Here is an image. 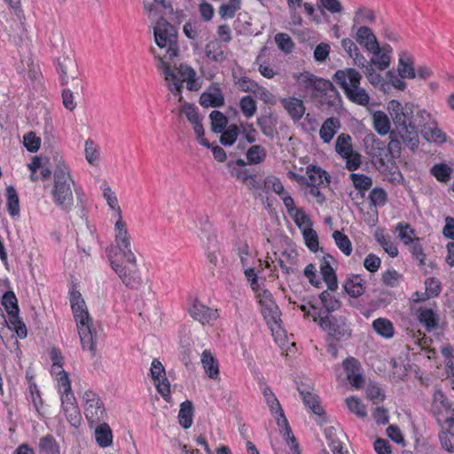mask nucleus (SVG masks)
Returning a JSON list of instances; mask_svg holds the SVG:
<instances>
[{
  "instance_id": "obj_1",
  "label": "nucleus",
  "mask_w": 454,
  "mask_h": 454,
  "mask_svg": "<svg viewBox=\"0 0 454 454\" xmlns=\"http://www.w3.org/2000/svg\"><path fill=\"white\" fill-rule=\"evenodd\" d=\"M394 123L393 137L399 136L403 143L411 150L419 145V137L415 129L417 106L411 103L402 105L398 100H391L387 107Z\"/></svg>"
},
{
  "instance_id": "obj_15",
  "label": "nucleus",
  "mask_w": 454,
  "mask_h": 454,
  "mask_svg": "<svg viewBox=\"0 0 454 454\" xmlns=\"http://www.w3.org/2000/svg\"><path fill=\"white\" fill-rule=\"evenodd\" d=\"M150 51L154 56V58L159 60L158 67L163 70L168 90L174 95L181 94V90L183 88V81L180 80L177 77L176 74L170 69L169 65L167 62H165L159 54H157L154 48H151Z\"/></svg>"
},
{
  "instance_id": "obj_57",
  "label": "nucleus",
  "mask_w": 454,
  "mask_h": 454,
  "mask_svg": "<svg viewBox=\"0 0 454 454\" xmlns=\"http://www.w3.org/2000/svg\"><path fill=\"white\" fill-rule=\"evenodd\" d=\"M431 173L438 181L447 183L450 178L451 168L446 164H436L431 168Z\"/></svg>"
},
{
  "instance_id": "obj_43",
  "label": "nucleus",
  "mask_w": 454,
  "mask_h": 454,
  "mask_svg": "<svg viewBox=\"0 0 454 454\" xmlns=\"http://www.w3.org/2000/svg\"><path fill=\"white\" fill-rule=\"evenodd\" d=\"M355 188L361 192V197L364 196V192L371 189L372 185V180L370 176L363 175L352 173L349 176Z\"/></svg>"
},
{
  "instance_id": "obj_27",
  "label": "nucleus",
  "mask_w": 454,
  "mask_h": 454,
  "mask_svg": "<svg viewBox=\"0 0 454 454\" xmlns=\"http://www.w3.org/2000/svg\"><path fill=\"white\" fill-rule=\"evenodd\" d=\"M257 125L265 137L272 138L276 129L277 118L271 112H265L257 118Z\"/></svg>"
},
{
  "instance_id": "obj_54",
  "label": "nucleus",
  "mask_w": 454,
  "mask_h": 454,
  "mask_svg": "<svg viewBox=\"0 0 454 454\" xmlns=\"http://www.w3.org/2000/svg\"><path fill=\"white\" fill-rule=\"evenodd\" d=\"M421 134L427 140H433L440 144L445 141V134L436 126V122L431 125L428 129H421Z\"/></svg>"
},
{
  "instance_id": "obj_63",
  "label": "nucleus",
  "mask_w": 454,
  "mask_h": 454,
  "mask_svg": "<svg viewBox=\"0 0 454 454\" xmlns=\"http://www.w3.org/2000/svg\"><path fill=\"white\" fill-rule=\"evenodd\" d=\"M303 238L305 243L310 251L316 252L318 249V237L312 228H308L303 231Z\"/></svg>"
},
{
  "instance_id": "obj_18",
  "label": "nucleus",
  "mask_w": 454,
  "mask_h": 454,
  "mask_svg": "<svg viewBox=\"0 0 454 454\" xmlns=\"http://www.w3.org/2000/svg\"><path fill=\"white\" fill-rule=\"evenodd\" d=\"M200 238L203 243L204 248L206 249L209 262L212 264L216 265L219 254L216 236L214 233H210L208 230L205 228L202 229Z\"/></svg>"
},
{
  "instance_id": "obj_13",
  "label": "nucleus",
  "mask_w": 454,
  "mask_h": 454,
  "mask_svg": "<svg viewBox=\"0 0 454 454\" xmlns=\"http://www.w3.org/2000/svg\"><path fill=\"white\" fill-rule=\"evenodd\" d=\"M57 72L59 74L62 85L68 83L70 80L74 81L78 76L77 65L71 51L64 52L57 59Z\"/></svg>"
},
{
  "instance_id": "obj_9",
  "label": "nucleus",
  "mask_w": 454,
  "mask_h": 454,
  "mask_svg": "<svg viewBox=\"0 0 454 454\" xmlns=\"http://www.w3.org/2000/svg\"><path fill=\"white\" fill-rule=\"evenodd\" d=\"M2 305L8 314L9 328H13L20 339L26 338L27 334V327L19 317L18 301L12 291H7L4 294Z\"/></svg>"
},
{
  "instance_id": "obj_41",
  "label": "nucleus",
  "mask_w": 454,
  "mask_h": 454,
  "mask_svg": "<svg viewBox=\"0 0 454 454\" xmlns=\"http://www.w3.org/2000/svg\"><path fill=\"white\" fill-rule=\"evenodd\" d=\"M7 210L12 216L20 214V200L15 188L12 185L6 188Z\"/></svg>"
},
{
  "instance_id": "obj_42",
  "label": "nucleus",
  "mask_w": 454,
  "mask_h": 454,
  "mask_svg": "<svg viewBox=\"0 0 454 454\" xmlns=\"http://www.w3.org/2000/svg\"><path fill=\"white\" fill-rule=\"evenodd\" d=\"M335 150L342 158L351 154L353 151L351 137L345 133L340 134L336 139Z\"/></svg>"
},
{
  "instance_id": "obj_19",
  "label": "nucleus",
  "mask_w": 454,
  "mask_h": 454,
  "mask_svg": "<svg viewBox=\"0 0 454 454\" xmlns=\"http://www.w3.org/2000/svg\"><path fill=\"white\" fill-rule=\"evenodd\" d=\"M333 260L330 254H325L320 264V273L322 274L324 281L327 284L330 291H336L338 288L337 276L334 270L331 266V262Z\"/></svg>"
},
{
  "instance_id": "obj_36",
  "label": "nucleus",
  "mask_w": 454,
  "mask_h": 454,
  "mask_svg": "<svg viewBox=\"0 0 454 454\" xmlns=\"http://www.w3.org/2000/svg\"><path fill=\"white\" fill-rule=\"evenodd\" d=\"M426 292L422 294V298L413 299L415 302L425 301L428 298L436 297L441 293V282L435 278H428L425 281Z\"/></svg>"
},
{
  "instance_id": "obj_20",
  "label": "nucleus",
  "mask_w": 454,
  "mask_h": 454,
  "mask_svg": "<svg viewBox=\"0 0 454 454\" xmlns=\"http://www.w3.org/2000/svg\"><path fill=\"white\" fill-rule=\"evenodd\" d=\"M262 313L267 324L270 325L273 332L275 328H280L281 312L277 304L272 301H264L262 303Z\"/></svg>"
},
{
  "instance_id": "obj_6",
  "label": "nucleus",
  "mask_w": 454,
  "mask_h": 454,
  "mask_svg": "<svg viewBox=\"0 0 454 454\" xmlns=\"http://www.w3.org/2000/svg\"><path fill=\"white\" fill-rule=\"evenodd\" d=\"M52 199L61 209L69 212L74 205L73 187L75 184L66 164L59 163L53 173Z\"/></svg>"
},
{
  "instance_id": "obj_31",
  "label": "nucleus",
  "mask_w": 454,
  "mask_h": 454,
  "mask_svg": "<svg viewBox=\"0 0 454 454\" xmlns=\"http://www.w3.org/2000/svg\"><path fill=\"white\" fill-rule=\"evenodd\" d=\"M340 128V122L339 119L334 117L327 118L319 130L320 138L324 143H329Z\"/></svg>"
},
{
  "instance_id": "obj_32",
  "label": "nucleus",
  "mask_w": 454,
  "mask_h": 454,
  "mask_svg": "<svg viewBox=\"0 0 454 454\" xmlns=\"http://www.w3.org/2000/svg\"><path fill=\"white\" fill-rule=\"evenodd\" d=\"M201 364L206 374L213 380L219 376V366L216 359L209 350H204L201 355Z\"/></svg>"
},
{
  "instance_id": "obj_25",
  "label": "nucleus",
  "mask_w": 454,
  "mask_h": 454,
  "mask_svg": "<svg viewBox=\"0 0 454 454\" xmlns=\"http://www.w3.org/2000/svg\"><path fill=\"white\" fill-rule=\"evenodd\" d=\"M283 107L294 121H299L305 113L303 101L296 98H288L281 99Z\"/></svg>"
},
{
  "instance_id": "obj_38",
  "label": "nucleus",
  "mask_w": 454,
  "mask_h": 454,
  "mask_svg": "<svg viewBox=\"0 0 454 454\" xmlns=\"http://www.w3.org/2000/svg\"><path fill=\"white\" fill-rule=\"evenodd\" d=\"M192 417H193V406L192 403L190 401H185L181 403L180 410L178 413L179 424L184 428L187 429L191 427L192 424Z\"/></svg>"
},
{
  "instance_id": "obj_33",
  "label": "nucleus",
  "mask_w": 454,
  "mask_h": 454,
  "mask_svg": "<svg viewBox=\"0 0 454 454\" xmlns=\"http://www.w3.org/2000/svg\"><path fill=\"white\" fill-rule=\"evenodd\" d=\"M345 292L352 298L361 296L364 292V280L359 275L349 277L344 284Z\"/></svg>"
},
{
  "instance_id": "obj_4",
  "label": "nucleus",
  "mask_w": 454,
  "mask_h": 454,
  "mask_svg": "<svg viewBox=\"0 0 454 454\" xmlns=\"http://www.w3.org/2000/svg\"><path fill=\"white\" fill-rule=\"evenodd\" d=\"M70 304L76 322L82 347L92 356L96 355L98 333L92 326V318L81 293L77 290L70 292Z\"/></svg>"
},
{
  "instance_id": "obj_23",
  "label": "nucleus",
  "mask_w": 454,
  "mask_h": 454,
  "mask_svg": "<svg viewBox=\"0 0 454 454\" xmlns=\"http://www.w3.org/2000/svg\"><path fill=\"white\" fill-rule=\"evenodd\" d=\"M210 90L213 91L203 92L200 95V104L204 107L222 106L224 104V98L218 85H212Z\"/></svg>"
},
{
  "instance_id": "obj_29",
  "label": "nucleus",
  "mask_w": 454,
  "mask_h": 454,
  "mask_svg": "<svg viewBox=\"0 0 454 454\" xmlns=\"http://www.w3.org/2000/svg\"><path fill=\"white\" fill-rule=\"evenodd\" d=\"M307 175L309 179V183L308 185L310 186H319L321 184L330 183V176L326 171L323 170L321 168L317 167L315 165H309L307 167Z\"/></svg>"
},
{
  "instance_id": "obj_7",
  "label": "nucleus",
  "mask_w": 454,
  "mask_h": 454,
  "mask_svg": "<svg viewBox=\"0 0 454 454\" xmlns=\"http://www.w3.org/2000/svg\"><path fill=\"white\" fill-rule=\"evenodd\" d=\"M59 375L58 382L61 389V404L63 411L66 414L67 419L74 427H78L81 420V413L76 399L71 389V383L67 373L65 371H60L57 373Z\"/></svg>"
},
{
  "instance_id": "obj_34",
  "label": "nucleus",
  "mask_w": 454,
  "mask_h": 454,
  "mask_svg": "<svg viewBox=\"0 0 454 454\" xmlns=\"http://www.w3.org/2000/svg\"><path fill=\"white\" fill-rule=\"evenodd\" d=\"M95 438L97 443L102 447L106 448L113 443V434L108 424L101 423L96 427Z\"/></svg>"
},
{
  "instance_id": "obj_39",
  "label": "nucleus",
  "mask_w": 454,
  "mask_h": 454,
  "mask_svg": "<svg viewBox=\"0 0 454 454\" xmlns=\"http://www.w3.org/2000/svg\"><path fill=\"white\" fill-rule=\"evenodd\" d=\"M373 330L384 338H391L394 335V325L392 322L387 318L379 317L372 322Z\"/></svg>"
},
{
  "instance_id": "obj_16",
  "label": "nucleus",
  "mask_w": 454,
  "mask_h": 454,
  "mask_svg": "<svg viewBox=\"0 0 454 454\" xmlns=\"http://www.w3.org/2000/svg\"><path fill=\"white\" fill-rule=\"evenodd\" d=\"M356 43L372 54H379L381 51L376 35L372 29L366 26L359 27L354 36Z\"/></svg>"
},
{
  "instance_id": "obj_44",
  "label": "nucleus",
  "mask_w": 454,
  "mask_h": 454,
  "mask_svg": "<svg viewBox=\"0 0 454 454\" xmlns=\"http://www.w3.org/2000/svg\"><path fill=\"white\" fill-rule=\"evenodd\" d=\"M331 292L332 291L327 289L323 291L319 295V299L327 313L336 311L341 306V302L334 295H333Z\"/></svg>"
},
{
  "instance_id": "obj_45",
  "label": "nucleus",
  "mask_w": 454,
  "mask_h": 454,
  "mask_svg": "<svg viewBox=\"0 0 454 454\" xmlns=\"http://www.w3.org/2000/svg\"><path fill=\"white\" fill-rule=\"evenodd\" d=\"M240 8L241 0H229L220 5L218 13L222 19H232Z\"/></svg>"
},
{
  "instance_id": "obj_21",
  "label": "nucleus",
  "mask_w": 454,
  "mask_h": 454,
  "mask_svg": "<svg viewBox=\"0 0 454 454\" xmlns=\"http://www.w3.org/2000/svg\"><path fill=\"white\" fill-rule=\"evenodd\" d=\"M297 389L302 398L305 406L309 408L314 414L321 415L323 408L319 404L318 396L311 392L309 386L301 383Z\"/></svg>"
},
{
  "instance_id": "obj_35",
  "label": "nucleus",
  "mask_w": 454,
  "mask_h": 454,
  "mask_svg": "<svg viewBox=\"0 0 454 454\" xmlns=\"http://www.w3.org/2000/svg\"><path fill=\"white\" fill-rule=\"evenodd\" d=\"M372 121L374 129L381 136L390 134V120L388 116L382 111H376L372 114Z\"/></svg>"
},
{
  "instance_id": "obj_49",
  "label": "nucleus",
  "mask_w": 454,
  "mask_h": 454,
  "mask_svg": "<svg viewBox=\"0 0 454 454\" xmlns=\"http://www.w3.org/2000/svg\"><path fill=\"white\" fill-rule=\"evenodd\" d=\"M266 158V150L260 145H252L247 152L249 164H259Z\"/></svg>"
},
{
  "instance_id": "obj_56",
  "label": "nucleus",
  "mask_w": 454,
  "mask_h": 454,
  "mask_svg": "<svg viewBox=\"0 0 454 454\" xmlns=\"http://www.w3.org/2000/svg\"><path fill=\"white\" fill-rule=\"evenodd\" d=\"M239 106L246 118H251L256 112V103L251 96H245L240 99Z\"/></svg>"
},
{
  "instance_id": "obj_50",
  "label": "nucleus",
  "mask_w": 454,
  "mask_h": 454,
  "mask_svg": "<svg viewBox=\"0 0 454 454\" xmlns=\"http://www.w3.org/2000/svg\"><path fill=\"white\" fill-rule=\"evenodd\" d=\"M239 134V129L236 124H231L222 132L220 143L225 146L232 145Z\"/></svg>"
},
{
  "instance_id": "obj_28",
  "label": "nucleus",
  "mask_w": 454,
  "mask_h": 454,
  "mask_svg": "<svg viewBox=\"0 0 454 454\" xmlns=\"http://www.w3.org/2000/svg\"><path fill=\"white\" fill-rule=\"evenodd\" d=\"M341 47L346 51L353 63L356 67H364L366 59L364 56L360 52L356 44L349 38H344L341 40Z\"/></svg>"
},
{
  "instance_id": "obj_48",
  "label": "nucleus",
  "mask_w": 454,
  "mask_h": 454,
  "mask_svg": "<svg viewBox=\"0 0 454 454\" xmlns=\"http://www.w3.org/2000/svg\"><path fill=\"white\" fill-rule=\"evenodd\" d=\"M262 395L264 397V400L266 403L268 404L270 411L273 416H276L278 413L282 414V407L274 395V393L271 391V389L266 386L263 387Z\"/></svg>"
},
{
  "instance_id": "obj_62",
  "label": "nucleus",
  "mask_w": 454,
  "mask_h": 454,
  "mask_svg": "<svg viewBox=\"0 0 454 454\" xmlns=\"http://www.w3.org/2000/svg\"><path fill=\"white\" fill-rule=\"evenodd\" d=\"M375 19L373 11L366 8H359L355 12L353 21L355 24H359L361 22L373 23Z\"/></svg>"
},
{
  "instance_id": "obj_37",
  "label": "nucleus",
  "mask_w": 454,
  "mask_h": 454,
  "mask_svg": "<svg viewBox=\"0 0 454 454\" xmlns=\"http://www.w3.org/2000/svg\"><path fill=\"white\" fill-rule=\"evenodd\" d=\"M397 71L398 75L403 79H413L416 77V72L412 67V61L405 53L401 55L399 58Z\"/></svg>"
},
{
  "instance_id": "obj_22",
  "label": "nucleus",
  "mask_w": 454,
  "mask_h": 454,
  "mask_svg": "<svg viewBox=\"0 0 454 454\" xmlns=\"http://www.w3.org/2000/svg\"><path fill=\"white\" fill-rule=\"evenodd\" d=\"M189 313L192 318L201 324L209 323V321L216 318V310H214L195 300L192 306L189 309Z\"/></svg>"
},
{
  "instance_id": "obj_59",
  "label": "nucleus",
  "mask_w": 454,
  "mask_h": 454,
  "mask_svg": "<svg viewBox=\"0 0 454 454\" xmlns=\"http://www.w3.org/2000/svg\"><path fill=\"white\" fill-rule=\"evenodd\" d=\"M346 404L348 410L355 413L356 416L360 418H364L366 416V409L364 404L360 402V400L356 396H350L346 399Z\"/></svg>"
},
{
  "instance_id": "obj_58",
  "label": "nucleus",
  "mask_w": 454,
  "mask_h": 454,
  "mask_svg": "<svg viewBox=\"0 0 454 454\" xmlns=\"http://www.w3.org/2000/svg\"><path fill=\"white\" fill-rule=\"evenodd\" d=\"M396 231H398V236L405 245H410L417 240V238H412V235L415 233L414 229L408 223L403 224V223H399L396 226Z\"/></svg>"
},
{
  "instance_id": "obj_46",
  "label": "nucleus",
  "mask_w": 454,
  "mask_h": 454,
  "mask_svg": "<svg viewBox=\"0 0 454 454\" xmlns=\"http://www.w3.org/2000/svg\"><path fill=\"white\" fill-rule=\"evenodd\" d=\"M211 130L215 133H222L228 124L227 117L220 111L214 110L210 113Z\"/></svg>"
},
{
  "instance_id": "obj_10",
  "label": "nucleus",
  "mask_w": 454,
  "mask_h": 454,
  "mask_svg": "<svg viewBox=\"0 0 454 454\" xmlns=\"http://www.w3.org/2000/svg\"><path fill=\"white\" fill-rule=\"evenodd\" d=\"M103 197L107 202V205L116 212L118 220L115 223V242H119L122 247H126L128 244V233L125 222L122 220L121 209L118 204V199L115 192L109 186L103 189Z\"/></svg>"
},
{
  "instance_id": "obj_61",
  "label": "nucleus",
  "mask_w": 454,
  "mask_h": 454,
  "mask_svg": "<svg viewBox=\"0 0 454 454\" xmlns=\"http://www.w3.org/2000/svg\"><path fill=\"white\" fill-rule=\"evenodd\" d=\"M23 144L28 152L35 153L40 148L41 139L33 131H30L24 135Z\"/></svg>"
},
{
  "instance_id": "obj_24",
  "label": "nucleus",
  "mask_w": 454,
  "mask_h": 454,
  "mask_svg": "<svg viewBox=\"0 0 454 454\" xmlns=\"http://www.w3.org/2000/svg\"><path fill=\"white\" fill-rule=\"evenodd\" d=\"M451 411H454V409L448 398L441 390H435L433 395V412L437 417V420H441L440 415L443 412L451 415Z\"/></svg>"
},
{
  "instance_id": "obj_51",
  "label": "nucleus",
  "mask_w": 454,
  "mask_h": 454,
  "mask_svg": "<svg viewBox=\"0 0 454 454\" xmlns=\"http://www.w3.org/2000/svg\"><path fill=\"white\" fill-rule=\"evenodd\" d=\"M178 71L183 80L187 82V88L190 90H197L198 86L195 84L196 73L194 69L186 65H180Z\"/></svg>"
},
{
  "instance_id": "obj_60",
  "label": "nucleus",
  "mask_w": 454,
  "mask_h": 454,
  "mask_svg": "<svg viewBox=\"0 0 454 454\" xmlns=\"http://www.w3.org/2000/svg\"><path fill=\"white\" fill-rule=\"evenodd\" d=\"M275 42L279 50L286 53H289L294 49V43L291 37L285 33H278L275 35Z\"/></svg>"
},
{
  "instance_id": "obj_3",
  "label": "nucleus",
  "mask_w": 454,
  "mask_h": 454,
  "mask_svg": "<svg viewBox=\"0 0 454 454\" xmlns=\"http://www.w3.org/2000/svg\"><path fill=\"white\" fill-rule=\"evenodd\" d=\"M300 82L305 89L312 90L311 98L321 110L338 113L341 109V97L330 81L306 73L301 75Z\"/></svg>"
},
{
  "instance_id": "obj_47",
  "label": "nucleus",
  "mask_w": 454,
  "mask_h": 454,
  "mask_svg": "<svg viewBox=\"0 0 454 454\" xmlns=\"http://www.w3.org/2000/svg\"><path fill=\"white\" fill-rule=\"evenodd\" d=\"M416 119L417 120H415V121L417 124L415 123V129L418 135L419 129L420 130L428 129V128L435 122L429 113L426 110L419 109L418 107L416 111Z\"/></svg>"
},
{
  "instance_id": "obj_26",
  "label": "nucleus",
  "mask_w": 454,
  "mask_h": 454,
  "mask_svg": "<svg viewBox=\"0 0 454 454\" xmlns=\"http://www.w3.org/2000/svg\"><path fill=\"white\" fill-rule=\"evenodd\" d=\"M205 54L211 61L217 63L224 61L228 55L218 39H213L206 44Z\"/></svg>"
},
{
  "instance_id": "obj_40",
  "label": "nucleus",
  "mask_w": 454,
  "mask_h": 454,
  "mask_svg": "<svg viewBox=\"0 0 454 454\" xmlns=\"http://www.w3.org/2000/svg\"><path fill=\"white\" fill-rule=\"evenodd\" d=\"M38 448L39 451L43 454H60L59 446L51 434L40 438Z\"/></svg>"
},
{
  "instance_id": "obj_53",
  "label": "nucleus",
  "mask_w": 454,
  "mask_h": 454,
  "mask_svg": "<svg viewBox=\"0 0 454 454\" xmlns=\"http://www.w3.org/2000/svg\"><path fill=\"white\" fill-rule=\"evenodd\" d=\"M333 237L334 239V241L337 245V247L340 248V250L345 254V255H350L352 252V245L348 238L347 235L341 233L339 231H335L333 234Z\"/></svg>"
},
{
  "instance_id": "obj_14",
  "label": "nucleus",
  "mask_w": 454,
  "mask_h": 454,
  "mask_svg": "<svg viewBox=\"0 0 454 454\" xmlns=\"http://www.w3.org/2000/svg\"><path fill=\"white\" fill-rule=\"evenodd\" d=\"M150 372L157 391L166 401H168L170 398V384L168 380L166 378L164 366L158 359H153Z\"/></svg>"
},
{
  "instance_id": "obj_8",
  "label": "nucleus",
  "mask_w": 454,
  "mask_h": 454,
  "mask_svg": "<svg viewBox=\"0 0 454 454\" xmlns=\"http://www.w3.org/2000/svg\"><path fill=\"white\" fill-rule=\"evenodd\" d=\"M154 41L160 49H167L169 59L177 56L179 45L176 28L166 20L160 18L153 27Z\"/></svg>"
},
{
  "instance_id": "obj_30",
  "label": "nucleus",
  "mask_w": 454,
  "mask_h": 454,
  "mask_svg": "<svg viewBox=\"0 0 454 454\" xmlns=\"http://www.w3.org/2000/svg\"><path fill=\"white\" fill-rule=\"evenodd\" d=\"M418 319L427 332L434 330L438 325V316L429 308H419L418 309Z\"/></svg>"
},
{
  "instance_id": "obj_55",
  "label": "nucleus",
  "mask_w": 454,
  "mask_h": 454,
  "mask_svg": "<svg viewBox=\"0 0 454 454\" xmlns=\"http://www.w3.org/2000/svg\"><path fill=\"white\" fill-rule=\"evenodd\" d=\"M85 158L91 165H97L99 160L98 149L91 139L85 141Z\"/></svg>"
},
{
  "instance_id": "obj_11",
  "label": "nucleus",
  "mask_w": 454,
  "mask_h": 454,
  "mask_svg": "<svg viewBox=\"0 0 454 454\" xmlns=\"http://www.w3.org/2000/svg\"><path fill=\"white\" fill-rule=\"evenodd\" d=\"M313 320L317 322L319 318V325L336 340L348 339L351 335V331L348 327L342 317H335L325 315L320 317V314H311Z\"/></svg>"
},
{
  "instance_id": "obj_12",
  "label": "nucleus",
  "mask_w": 454,
  "mask_h": 454,
  "mask_svg": "<svg viewBox=\"0 0 454 454\" xmlns=\"http://www.w3.org/2000/svg\"><path fill=\"white\" fill-rule=\"evenodd\" d=\"M84 402V414L90 423H98L102 420L106 414V409L99 396L89 390L82 395Z\"/></svg>"
},
{
  "instance_id": "obj_2",
  "label": "nucleus",
  "mask_w": 454,
  "mask_h": 454,
  "mask_svg": "<svg viewBox=\"0 0 454 454\" xmlns=\"http://www.w3.org/2000/svg\"><path fill=\"white\" fill-rule=\"evenodd\" d=\"M116 247L106 249L112 269L117 273L121 282L129 289H137L143 283L137 259L130 248V236L128 237L126 247L119 242Z\"/></svg>"
},
{
  "instance_id": "obj_17",
  "label": "nucleus",
  "mask_w": 454,
  "mask_h": 454,
  "mask_svg": "<svg viewBox=\"0 0 454 454\" xmlns=\"http://www.w3.org/2000/svg\"><path fill=\"white\" fill-rule=\"evenodd\" d=\"M364 145L367 153L381 163H383L384 159L388 156V149H387L385 143L376 137L374 134H370L365 137Z\"/></svg>"
},
{
  "instance_id": "obj_64",
  "label": "nucleus",
  "mask_w": 454,
  "mask_h": 454,
  "mask_svg": "<svg viewBox=\"0 0 454 454\" xmlns=\"http://www.w3.org/2000/svg\"><path fill=\"white\" fill-rule=\"evenodd\" d=\"M371 63L380 71L387 69L390 65V56L387 52L380 51L379 54H373Z\"/></svg>"
},
{
  "instance_id": "obj_52",
  "label": "nucleus",
  "mask_w": 454,
  "mask_h": 454,
  "mask_svg": "<svg viewBox=\"0 0 454 454\" xmlns=\"http://www.w3.org/2000/svg\"><path fill=\"white\" fill-rule=\"evenodd\" d=\"M368 199L372 207H382L387 203V194L383 188L375 187L371 191Z\"/></svg>"
},
{
  "instance_id": "obj_5",
  "label": "nucleus",
  "mask_w": 454,
  "mask_h": 454,
  "mask_svg": "<svg viewBox=\"0 0 454 454\" xmlns=\"http://www.w3.org/2000/svg\"><path fill=\"white\" fill-rule=\"evenodd\" d=\"M361 80L362 74L352 67L337 70L333 76V81L343 90L348 100L366 106L370 102V96L360 87Z\"/></svg>"
}]
</instances>
